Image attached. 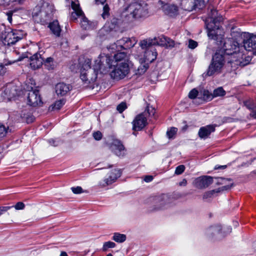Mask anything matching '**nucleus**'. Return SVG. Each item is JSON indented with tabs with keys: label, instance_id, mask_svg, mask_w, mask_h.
Returning <instances> with one entry per match:
<instances>
[{
	"label": "nucleus",
	"instance_id": "obj_1",
	"mask_svg": "<svg viewBox=\"0 0 256 256\" xmlns=\"http://www.w3.org/2000/svg\"><path fill=\"white\" fill-rule=\"evenodd\" d=\"M244 45L240 44L232 38H226L222 46L224 53L231 55L230 62L242 66L248 64L251 58L246 56V51H252L256 48V36L250 34L244 35Z\"/></svg>",
	"mask_w": 256,
	"mask_h": 256
},
{
	"label": "nucleus",
	"instance_id": "obj_2",
	"mask_svg": "<svg viewBox=\"0 0 256 256\" xmlns=\"http://www.w3.org/2000/svg\"><path fill=\"white\" fill-rule=\"evenodd\" d=\"M110 58L104 54H101L94 61V68L96 72L106 74L110 68H114L110 72L112 78L116 80L124 78L130 72L129 64L126 62H120L117 64H110Z\"/></svg>",
	"mask_w": 256,
	"mask_h": 256
},
{
	"label": "nucleus",
	"instance_id": "obj_3",
	"mask_svg": "<svg viewBox=\"0 0 256 256\" xmlns=\"http://www.w3.org/2000/svg\"><path fill=\"white\" fill-rule=\"evenodd\" d=\"M22 38V32L16 30L6 28L4 26H0V39L4 45L15 44Z\"/></svg>",
	"mask_w": 256,
	"mask_h": 256
},
{
	"label": "nucleus",
	"instance_id": "obj_4",
	"mask_svg": "<svg viewBox=\"0 0 256 256\" xmlns=\"http://www.w3.org/2000/svg\"><path fill=\"white\" fill-rule=\"evenodd\" d=\"M153 45L154 42L152 39L147 38L140 41L139 46L144 51V56L140 59V62L149 64L156 59L157 52Z\"/></svg>",
	"mask_w": 256,
	"mask_h": 256
},
{
	"label": "nucleus",
	"instance_id": "obj_5",
	"mask_svg": "<svg viewBox=\"0 0 256 256\" xmlns=\"http://www.w3.org/2000/svg\"><path fill=\"white\" fill-rule=\"evenodd\" d=\"M127 15L131 18L138 19L146 17L148 14V4L144 2L134 1L130 3L125 8Z\"/></svg>",
	"mask_w": 256,
	"mask_h": 256
},
{
	"label": "nucleus",
	"instance_id": "obj_6",
	"mask_svg": "<svg viewBox=\"0 0 256 256\" xmlns=\"http://www.w3.org/2000/svg\"><path fill=\"white\" fill-rule=\"evenodd\" d=\"M170 198L165 194L158 196L150 198L147 203L150 206V210L152 212L162 210L170 206Z\"/></svg>",
	"mask_w": 256,
	"mask_h": 256
},
{
	"label": "nucleus",
	"instance_id": "obj_7",
	"mask_svg": "<svg viewBox=\"0 0 256 256\" xmlns=\"http://www.w3.org/2000/svg\"><path fill=\"white\" fill-rule=\"evenodd\" d=\"M90 64L91 60L86 58L82 66L80 78L86 83H90L94 81L97 78L98 73H100V71L96 72L94 65L93 66L92 70H91Z\"/></svg>",
	"mask_w": 256,
	"mask_h": 256
},
{
	"label": "nucleus",
	"instance_id": "obj_8",
	"mask_svg": "<svg viewBox=\"0 0 256 256\" xmlns=\"http://www.w3.org/2000/svg\"><path fill=\"white\" fill-rule=\"evenodd\" d=\"M224 64V58L222 54L216 53L213 56L212 62L204 76H211L220 72Z\"/></svg>",
	"mask_w": 256,
	"mask_h": 256
},
{
	"label": "nucleus",
	"instance_id": "obj_9",
	"mask_svg": "<svg viewBox=\"0 0 256 256\" xmlns=\"http://www.w3.org/2000/svg\"><path fill=\"white\" fill-rule=\"evenodd\" d=\"M209 0H181L182 8L191 12L194 10H201L205 7Z\"/></svg>",
	"mask_w": 256,
	"mask_h": 256
},
{
	"label": "nucleus",
	"instance_id": "obj_10",
	"mask_svg": "<svg viewBox=\"0 0 256 256\" xmlns=\"http://www.w3.org/2000/svg\"><path fill=\"white\" fill-rule=\"evenodd\" d=\"M121 176V172L119 169H114L111 170L102 180H100L98 186L100 188H104L114 182Z\"/></svg>",
	"mask_w": 256,
	"mask_h": 256
},
{
	"label": "nucleus",
	"instance_id": "obj_11",
	"mask_svg": "<svg viewBox=\"0 0 256 256\" xmlns=\"http://www.w3.org/2000/svg\"><path fill=\"white\" fill-rule=\"evenodd\" d=\"M231 232L232 228L230 227H224L222 228L220 226L216 225L208 228L206 230V234L209 238H213L218 235H220L219 237H221Z\"/></svg>",
	"mask_w": 256,
	"mask_h": 256
},
{
	"label": "nucleus",
	"instance_id": "obj_12",
	"mask_svg": "<svg viewBox=\"0 0 256 256\" xmlns=\"http://www.w3.org/2000/svg\"><path fill=\"white\" fill-rule=\"evenodd\" d=\"M213 182V178L210 176H203L196 178L192 184L198 189H204Z\"/></svg>",
	"mask_w": 256,
	"mask_h": 256
},
{
	"label": "nucleus",
	"instance_id": "obj_13",
	"mask_svg": "<svg viewBox=\"0 0 256 256\" xmlns=\"http://www.w3.org/2000/svg\"><path fill=\"white\" fill-rule=\"evenodd\" d=\"M20 92L18 87L13 84H10L6 85L2 96L4 99L10 100L18 96Z\"/></svg>",
	"mask_w": 256,
	"mask_h": 256
},
{
	"label": "nucleus",
	"instance_id": "obj_14",
	"mask_svg": "<svg viewBox=\"0 0 256 256\" xmlns=\"http://www.w3.org/2000/svg\"><path fill=\"white\" fill-rule=\"evenodd\" d=\"M28 104L33 106L40 104L42 102L39 91L36 89L30 90L28 94Z\"/></svg>",
	"mask_w": 256,
	"mask_h": 256
},
{
	"label": "nucleus",
	"instance_id": "obj_15",
	"mask_svg": "<svg viewBox=\"0 0 256 256\" xmlns=\"http://www.w3.org/2000/svg\"><path fill=\"white\" fill-rule=\"evenodd\" d=\"M39 15L43 17L44 20H47V18L50 17L53 10L54 6L47 2H41V6H40Z\"/></svg>",
	"mask_w": 256,
	"mask_h": 256
},
{
	"label": "nucleus",
	"instance_id": "obj_16",
	"mask_svg": "<svg viewBox=\"0 0 256 256\" xmlns=\"http://www.w3.org/2000/svg\"><path fill=\"white\" fill-rule=\"evenodd\" d=\"M146 118L144 114L138 115L132 122V129L136 131L140 130L146 124Z\"/></svg>",
	"mask_w": 256,
	"mask_h": 256
},
{
	"label": "nucleus",
	"instance_id": "obj_17",
	"mask_svg": "<svg viewBox=\"0 0 256 256\" xmlns=\"http://www.w3.org/2000/svg\"><path fill=\"white\" fill-rule=\"evenodd\" d=\"M112 150L118 156H124L126 150L121 142L118 140H114L110 145Z\"/></svg>",
	"mask_w": 256,
	"mask_h": 256
},
{
	"label": "nucleus",
	"instance_id": "obj_18",
	"mask_svg": "<svg viewBox=\"0 0 256 256\" xmlns=\"http://www.w3.org/2000/svg\"><path fill=\"white\" fill-rule=\"evenodd\" d=\"M216 126L209 124L201 127L198 132V135L200 138L206 139L208 137L210 134L215 130Z\"/></svg>",
	"mask_w": 256,
	"mask_h": 256
},
{
	"label": "nucleus",
	"instance_id": "obj_19",
	"mask_svg": "<svg viewBox=\"0 0 256 256\" xmlns=\"http://www.w3.org/2000/svg\"><path fill=\"white\" fill-rule=\"evenodd\" d=\"M44 64V60L39 54H35L30 58V65L34 70L39 68Z\"/></svg>",
	"mask_w": 256,
	"mask_h": 256
},
{
	"label": "nucleus",
	"instance_id": "obj_20",
	"mask_svg": "<svg viewBox=\"0 0 256 256\" xmlns=\"http://www.w3.org/2000/svg\"><path fill=\"white\" fill-rule=\"evenodd\" d=\"M26 2V0H0V5L8 8H20Z\"/></svg>",
	"mask_w": 256,
	"mask_h": 256
},
{
	"label": "nucleus",
	"instance_id": "obj_21",
	"mask_svg": "<svg viewBox=\"0 0 256 256\" xmlns=\"http://www.w3.org/2000/svg\"><path fill=\"white\" fill-rule=\"evenodd\" d=\"M70 90L69 84L64 82L57 84L55 86V92L58 96H64Z\"/></svg>",
	"mask_w": 256,
	"mask_h": 256
},
{
	"label": "nucleus",
	"instance_id": "obj_22",
	"mask_svg": "<svg viewBox=\"0 0 256 256\" xmlns=\"http://www.w3.org/2000/svg\"><path fill=\"white\" fill-rule=\"evenodd\" d=\"M120 46L124 49H128L132 48L136 43V40L134 38H124L118 42Z\"/></svg>",
	"mask_w": 256,
	"mask_h": 256
},
{
	"label": "nucleus",
	"instance_id": "obj_23",
	"mask_svg": "<svg viewBox=\"0 0 256 256\" xmlns=\"http://www.w3.org/2000/svg\"><path fill=\"white\" fill-rule=\"evenodd\" d=\"M110 60V64H117L120 62H126L123 60L126 57V54L124 52H118L115 54L114 57L110 58L109 56L107 55Z\"/></svg>",
	"mask_w": 256,
	"mask_h": 256
},
{
	"label": "nucleus",
	"instance_id": "obj_24",
	"mask_svg": "<svg viewBox=\"0 0 256 256\" xmlns=\"http://www.w3.org/2000/svg\"><path fill=\"white\" fill-rule=\"evenodd\" d=\"M49 27L52 33L56 36H60L61 32V28L58 20L54 21L50 23Z\"/></svg>",
	"mask_w": 256,
	"mask_h": 256
},
{
	"label": "nucleus",
	"instance_id": "obj_25",
	"mask_svg": "<svg viewBox=\"0 0 256 256\" xmlns=\"http://www.w3.org/2000/svg\"><path fill=\"white\" fill-rule=\"evenodd\" d=\"M208 36L214 40L217 41L222 42V36L220 34H218V32H216L214 30L210 29L208 27Z\"/></svg>",
	"mask_w": 256,
	"mask_h": 256
},
{
	"label": "nucleus",
	"instance_id": "obj_26",
	"mask_svg": "<svg viewBox=\"0 0 256 256\" xmlns=\"http://www.w3.org/2000/svg\"><path fill=\"white\" fill-rule=\"evenodd\" d=\"M208 18L212 23L216 24L218 22H220L222 20V18L218 16V12L214 9H212L210 13L208 14Z\"/></svg>",
	"mask_w": 256,
	"mask_h": 256
},
{
	"label": "nucleus",
	"instance_id": "obj_27",
	"mask_svg": "<svg viewBox=\"0 0 256 256\" xmlns=\"http://www.w3.org/2000/svg\"><path fill=\"white\" fill-rule=\"evenodd\" d=\"M164 8L166 12L170 16L176 15L178 10V7L174 5H166Z\"/></svg>",
	"mask_w": 256,
	"mask_h": 256
},
{
	"label": "nucleus",
	"instance_id": "obj_28",
	"mask_svg": "<svg viewBox=\"0 0 256 256\" xmlns=\"http://www.w3.org/2000/svg\"><path fill=\"white\" fill-rule=\"evenodd\" d=\"M160 41L162 42L160 44L162 45L165 46L166 47L168 46H174V42L170 38L162 36L160 37Z\"/></svg>",
	"mask_w": 256,
	"mask_h": 256
},
{
	"label": "nucleus",
	"instance_id": "obj_29",
	"mask_svg": "<svg viewBox=\"0 0 256 256\" xmlns=\"http://www.w3.org/2000/svg\"><path fill=\"white\" fill-rule=\"evenodd\" d=\"M140 66L138 68L136 74L142 75L147 70L149 67V64L142 62H140Z\"/></svg>",
	"mask_w": 256,
	"mask_h": 256
},
{
	"label": "nucleus",
	"instance_id": "obj_30",
	"mask_svg": "<svg viewBox=\"0 0 256 256\" xmlns=\"http://www.w3.org/2000/svg\"><path fill=\"white\" fill-rule=\"evenodd\" d=\"M44 66L48 70H52L55 67V64L52 58L49 57L44 60Z\"/></svg>",
	"mask_w": 256,
	"mask_h": 256
},
{
	"label": "nucleus",
	"instance_id": "obj_31",
	"mask_svg": "<svg viewBox=\"0 0 256 256\" xmlns=\"http://www.w3.org/2000/svg\"><path fill=\"white\" fill-rule=\"evenodd\" d=\"M112 238L117 242H123L126 240V236L124 234L115 232Z\"/></svg>",
	"mask_w": 256,
	"mask_h": 256
},
{
	"label": "nucleus",
	"instance_id": "obj_32",
	"mask_svg": "<svg viewBox=\"0 0 256 256\" xmlns=\"http://www.w3.org/2000/svg\"><path fill=\"white\" fill-rule=\"evenodd\" d=\"M11 10H8L6 12V14L7 16V19L10 23L12 24V16L13 14L17 12H18L19 10H20L21 8L19 7L16 8H10Z\"/></svg>",
	"mask_w": 256,
	"mask_h": 256
},
{
	"label": "nucleus",
	"instance_id": "obj_33",
	"mask_svg": "<svg viewBox=\"0 0 256 256\" xmlns=\"http://www.w3.org/2000/svg\"><path fill=\"white\" fill-rule=\"evenodd\" d=\"M212 94L214 98L223 96L226 94V92L222 87H218L214 90Z\"/></svg>",
	"mask_w": 256,
	"mask_h": 256
},
{
	"label": "nucleus",
	"instance_id": "obj_34",
	"mask_svg": "<svg viewBox=\"0 0 256 256\" xmlns=\"http://www.w3.org/2000/svg\"><path fill=\"white\" fill-rule=\"evenodd\" d=\"M80 24L81 26L84 30H90L91 28V26L89 24L88 20L84 16L80 18Z\"/></svg>",
	"mask_w": 256,
	"mask_h": 256
},
{
	"label": "nucleus",
	"instance_id": "obj_35",
	"mask_svg": "<svg viewBox=\"0 0 256 256\" xmlns=\"http://www.w3.org/2000/svg\"><path fill=\"white\" fill-rule=\"evenodd\" d=\"M64 104L65 100L64 99H62L56 101L54 104L52 105L51 106L52 110H58L64 106Z\"/></svg>",
	"mask_w": 256,
	"mask_h": 256
},
{
	"label": "nucleus",
	"instance_id": "obj_36",
	"mask_svg": "<svg viewBox=\"0 0 256 256\" xmlns=\"http://www.w3.org/2000/svg\"><path fill=\"white\" fill-rule=\"evenodd\" d=\"M116 244L114 242L108 241L107 242H105L103 244V246L102 248V250L103 252H106L110 248H114L116 246Z\"/></svg>",
	"mask_w": 256,
	"mask_h": 256
},
{
	"label": "nucleus",
	"instance_id": "obj_37",
	"mask_svg": "<svg viewBox=\"0 0 256 256\" xmlns=\"http://www.w3.org/2000/svg\"><path fill=\"white\" fill-rule=\"evenodd\" d=\"M204 100L209 101L212 100L213 98V94L210 93L208 90H204L202 92Z\"/></svg>",
	"mask_w": 256,
	"mask_h": 256
},
{
	"label": "nucleus",
	"instance_id": "obj_38",
	"mask_svg": "<svg viewBox=\"0 0 256 256\" xmlns=\"http://www.w3.org/2000/svg\"><path fill=\"white\" fill-rule=\"evenodd\" d=\"M8 132V128L0 122V138H3L6 136Z\"/></svg>",
	"mask_w": 256,
	"mask_h": 256
},
{
	"label": "nucleus",
	"instance_id": "obj_39",
	"mask_svg": "<svg viewBox=\"0 0 256 256\" xmlns=\"http://www.w3.org/2000/svg\"><path fill=\"white\" fill-rule=\"evenodd\" d=\"M154 113L155 110L154 109V108H152V106H148L146 111L142 114H144V116H146L148 114L149 116H154Z\"/></svg>",
	"mask_w": 256,
	"mask_h": 256
},
{
	"label": "nucleus",
	"instance_id": "obj_40",
	"mask_svg": "<svg viewBox=\"0 0 256 256\" xmlns=\"http://www.w3.org/2000/svg\"><path fill=\"white\" fill-rule=\"evenodd\" d=\"M110 8L108 4H106L103 7V12L102 14V17L105 19L109 16Z\"/></svg>",
	"mask_w": 256,
	"mask_h": 256
},
{
	"label": "nucleus",
	"instance_id": "obj_41",
	"mask_svg": "<svg viewBox=\"0 0 256 256\" xmlns=\"http://www.w3.org/2000/svg\"><path fill=\"white\" fill-rule=\"evenodd\" d=\"M218 192V190H212L210 191L206 192L203 194V198L206 199L208 198H212L214 194Z\"/></svg>",
	"mask_w": 256,
	"mask_h": 256
},
{
	"label": "nucleus",
	"instance_id": "obj_42",
	"mask_svg": "<svg viewBox=\"0 0 256 256\" xmlns=\"http://www.w3.org/2000/svg\"><path fill=\"white\" fill-rule=\"evenodd\" d=\"M177 132V128H172L169 130H168L166 134L169 138H173L174 136Z\"/></svg>",
	"mask_w": 256,
	"mask_h": 256
},
{
	"label": "nucleus",
	"instance_id": "obj_43",
	"mask_svg": "<svg viewBox=\"0 0 256 256\" xmlns=\"http://www.w3.org/2000/svg\"><path fill=\"white\" fill-rule=\"evenodd\" d=\"M72 192L75 194H80L84 192L82 187L78 186L76 187L71 188Z\"/></svg>",
	"mask_w": 256,
	"mask_h": 256
},
{
	"label": "nucleus",
	"instance_id": "obj_44",
	"mask_svg": "<svg viewBox=\"0 0 256 256\" xmlns=\"http://www.w3.org/2000/svg\"><path fill=\"white\" fill-rule=\"evenodd\" d=\"M82 11H78V12H74V11L71 14L72 18L73 20H76L77 19V18L78 16H82Z\"/></svg>",
	"mask_w": 256,
	"mask_h": 256
},
{
	"label": "nucleus",
	"instance_id": "obj_45",
	"mask_svg": "<svg viewBox=\"0 0 256 256\" xmlns=\"http://www.w3.org/2000/svg\"><path fill=\"white\" fill-rule=\"evenodd\" d=\"M184 170L185 166L184 165H180L176 168L175 174L178 175L184 172Z\"/></svg>",
	"mask_w": 256,
	"mask_h": 256
},
{
	"label": "nucleus",
	"instance_id": "obj_46",
	"mask_svg": "<svg viewBox=\"0 0 256 256\" xmlns=\"http://www.w3.org/2000/svg\"><path fill=\"white\" fill-rule=\"evenodd\" d=\"M245 105L250 110L256 109V104H254L253 101L252 102L250 100L246 101L245 102Z\"/></svg>",
	"mask_w": 256,
	"mask_h": 256
},
{
	"label": "nucleus",
	"instance_id": "obj_47",
	"mask_svg": "<svg viewBox=\"0 0 256 256\" xmlns=\"http://www.w3.org/2000/svg\"><path fill=\"white\" fill-rule=\"evenodd\" d=\"M198 95V91L195 89H192L188 94V97L191 99H194L196 98V96Z\"/></svg>",
	"mask_w": 256,
	"mask_h": 256
},
{
	"label": "nucleus",
	"instance_id": "obj_48",
	"mask_svg": "<svg viewBox=\"0 0 256 256\" xmlns=\"http://www.w3.org/2000/svg\"><path fill=\"white\" fill-rule=\"evenodd\" d=\"M72 8L74 11V12L82 11L81 9L80 8L79 4L76 2H72Z\"/></svg>",
	"mask_w": 256,
	"mask_h": 256
},
{
	"label": "nucleus",
	"instance_id": "obj_49",
	"mask_svg": "<svg viewBox=\"0 0 256 256\" xmlns=\"http://www.w3.org/2000/svg\"><path fill=\"white\" fill-rule=\"evenodd\" d=\"M126 108L125 102H121L117 106L116 109L120 112H122Z\"/></svg>",
	"mask_w": 256,
	"mask_h": 256
},
{
	"label": "nucleus",
	"instance_id": "obj_50",
	"mask_svg": "<svg viewBox=\"0 0 256 256\" xmlns=\"http://www.w3.org/2000/svg\"><path fill=\"white\" fill-rule=\"evenodd\" d=\"M198 46V43L192 40H188V47L190 49H194Z\"/></svg>",
	"mask_w": 256,
	"mask_h": 256
},
{
	"label": "nucleus",
	"instance_id": "obj_51",
	"mask_svg": "<svg viewBox=\"0 0 256 256\" xmlns=\"http://www.w3.org/2000/svg\"><path fill=\"white\" fill-rule=\"evenodd\" d=\"M120 20L116 18H113L111 20V24H112L110 27L111 29H114L116 28V26L118 24Z\"/></svg>",
	"mask_w": 256,
	"mask_h": 256
},
{
	"label": "nucleus",
	"instance_id": "obj_52",
	"mask_svg": "<svg viewBox=\"0 0 256 256\" xmlns=\"http://www.w3.org/2000/svg\"><path fill=\"white\" fill-rule=\"evenodd\" d=\"M14 207L16 210H22L24 209L25 205L22 202H18Z\"/></svg>",
	"mask_w": 256,
	"mask_h": 256
},
{
	"label": "nucleus",
	"instance_id": "obj_53",
	"mask_svg": "<svg viewBox=\"0 0 256 256\" xmlns=\"http://www.w3.org/2000/svg\"><path fill=\"white\" fill-rule=\"evenodd\" d=\"M93 136L96 140H100L102 138V134L100 131H97L93 133Z\"/></svg>",
	"mask_w": 256,
	"mask_h": 256
},
{
	"label": "nucleus",
	"instance_id": "obj_54",
	"mask_svg": "<svg viewBox=\"0 0 256 256\" xmlns=\"http://www.w3.org/2000/svg\"><path fill=\"white\" fill-rule=\"evenodd\" d=\"M14 206H0V213L2 215L4 212H7L8 210L12 208Z\"/></svg>",
	"mask_w": 256,
	"mask_h": 256
},
{
	"label": "nucleus",
	"instance_id": "obj_55",
	"mask_svg": "<svg viewBox=\"0 0 256 256\" xmlns=\"http://www.w3.org/2000/svg\"><path fill=\"white\" fill-rule=\"evenodd\" d=\"M6 72V68L2 64H0V76L3 75Z\"/></svg>",
	"mask_w": 256,
	"mask_h": 256
},
{
	"label": "nucleus",
	"instance_id": "obj_56",
	"mask_svg": "<svg viewBox=\"0 0 256 256\" xmlns=\"http://www.w3.org/2000/svg\"><path fill=\"white\" fill-rule=\"evenodd\" d=\"M21 116L24 118L26 119L27 122H32V121L33 118L32 117L28 118L27 116H26L24 114H22Z\"/></svg>",
	"mask_w": 256,
	"mask_h": 256
},
{
	"label": "nucleus",
	"instance_id": "obj_57",
	"mask_svg": "<svg viewBox=\"0 0 256 256\" xmlns=\"http://www.w3.org/2000/svg\"><path fill=\"white\" fill-rule=\"evenodd\" d=\"M153 180V177L151 176H146L144 177V180L146 182H148Z\"/></svg>",
	"mask_w": 256,
	"mask_h": 256
},
{
	"label": "nucleus",
	"instance_id": "obj_58",
	"mask_svg": "<svg viewBox=\"0 0 256 256\" xmlns=\"http://www.w3.org/2000/svg\"><path fill=\"white\" fill-rule=\"evenodd\" d=\"M187 184L186 179H183L180 182H179V186H185Z\"/></svg>",
	"mask_w": 256,
	"mask_h": 256
},
{
	"label": "nucleus",
	"instance_id": "obj_59",
	"mask_svg": "<svg viewBox=\"0 0 256 256\" xmlns=\"http://www.w3.org/2000/svg\"><path fill=\"white\" fill-rule=\"evenodd\" d=\"M226 168V165H223V166H215V169H224Z\"/></svg>",
	"mask_w": 256,
	"mask_h": 256
},
{
	"label": "nucleus",
	"instance_id": "obj_60",
	"mask_svg": "<svg viewBox=\"0 0 256 256\" xmlns=\"http://www.w3.org/2000/svg\"><path fill=\"white\" fill-rule=\"evenodd\" d=\"M95 1L97 4H104L106 0H95Z\"/></svg>",
	"mask_w": 256,
	"mask_h": 256
},
{
	"label": "nucleus",
	"instance_id": "obj_61",
	"mask_svg": "<svg viewBox=\"0 0 256 256\" xmlns=\"http://www.w3.org/2000/svg\"><path fill=\"white\" fill-rule=\"evenodd\" d=\"M22 58H22V57L19 56V57H18V58H16V60H12V62H10V64H12V63H14V62H16L20 61V60H21Z\"/></svg>",
	"mask_w": 256,
	"mask_h": 256
},
{
	"label": "nucleus",
	"instance_id": "obj_62",
	"mask_svg": "<svg viewBox=\"0 0 256 256\" xmlns=\"http://www.w3.org/2000/svg\"><path fill=\"white\" fill-rule=\"evenodd\" d=\"M250 116L254 118H256V111L252 110L250 114Z\"/></svg>",
	"mask_w": 256,
	"mask_h": 256
},
{
	"label": "nucleus",
	"instance_id": "obj_63",
	"mask_svg": "<svg viewBox=\"0 0 256 256\" xmlns=\"http://www.w3.org/2000/svg\"><path fill=\"white\" fill-rule=\"evenodd\" d=\"M60 256H68V254L65 252H62Z\"/></svg>",
	"mask_w": 256,
	"mask_h": 256
},
{
	"label": "nucleus",
	"instance_id": "obj_64",
	"mask_svg": "<svg viewBox=\"0 0 256 256\" xmlns=\"http://www.w3.org/2000/svg\"><path fill=\"white\" fill-rule=\"evenodd\" d=\"M252 248L256 252V240L252 244Z\"/></svg>",
	"mask_w": 256,
	"mask_h": 256
}]
</instances>
